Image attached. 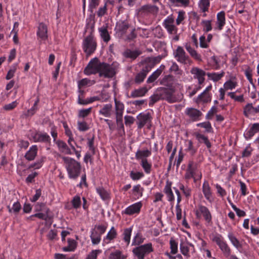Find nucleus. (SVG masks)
Segmentation results:
<instances>
[{"instance_id":"21","label":"nucleus","mask_w":259,"mask_h":259,"mask_svg":"<svg viewBox=\"0 0 259 259\" xmlns=\"http://www.w3.org/2000/svg\"><path fill=\"white\" fill-rule=\"evenodd\" d=\"M202 189V192L206 199L209 202H212L213 201L212 192L209 184L207 181H205L204 182Z\"/></svg>"},{"instance_id":"32","label":"nucleus","mask_w":259,"mask_h":259,"mask_svg":"<svg viewBox=\"0 0 259 259\" xmlns=\"http://www.w3.org/2000/svg\"><path fill=\"white\" fill-rule=\"evenodd\" d=\"M189 245L193 247V245L192 244H189L185 242H182L180 245L181 252L186 257V258H189L190 256L189 254L190 249Z\"/></svg>"},{"instance_id":"38","label":"nucleus","mask_w":259,"mask_h":259,"mask_svg":"<svg viewBox=\"0 0 259 259\" xmlns=\"http://www.w3.org/2000/svg\"><path fill=\"white\" fill-rule=\"evenodd\" d=\"M228 238L233 244V245L237 249H239L242 247V245L240 244L239 241L237 238L233 235V233H230L228 235Z\"/></svg>"},{"instance_id":"34","label":"nucleus","mask_w":259,"mask_h":259,"mask_svg":"<svg viewBox=\"0 0 259 259\" xmlns=\"http://www.w3.org/2000/svg\"><path fill=\"white\" fill-rule=\"evenodd\" d=\"M147 91L148 90L146 87H143L135 90L132 92L131 94V97L135 98L144 96Z\"/></svg>"},{"instance_id":"26","label":"nucleus","mask_w":259,"mask_h":259,"mask_svg":"<svg viewBox=\"0 0 259 259\" xmlns=\"http://www.w3.org/2000/svg\"><path fill=\"white\" fill-rule=\"evenodd\" d=\"M99 113L106 117H110L112 114V105L111 104H106L99 111Z\"/></svg>"},{"instance_id":"36","label":"nucleus","mask_w":259,"mask_h":259,"mask_svg":"<svg viewBox=\"0 0 259 259\" xmlns=\"http://www.w3.org/2000/svg\"><path fill=\"white\" fill-rule=\"evenodd\" d=\"M196 138L200 143H203L205 144L207 148H210L211 146V143L208 140L207 137L203 135L196 133L195 134Z\"/></svg>"},{"instance_id":"57","label":"nucleus","mask_w":259,"mask_h":259,"mask_svg":"<svg viewBox=\"0 0 259 259\" xmlns=\"http://www.w3.org/2000/svg\"><path fill=\"white\" fill-rule=\"evenodd\" d=\"M255 130L253 128V126H251V127L247 131H246L244 135V137L246 140H248L251 139L256 133V132H255Z\"/></svg>"},{"instance_id":"9","label":"nucleus","mask_w":259,"mask_h":259,"mask_svg":"<svg viewBox=\"0 0 259 259\" xmlns=\"http://www.w3.org/2000/svg\"><path fill=\"white\" fill-rule=\"evenodd\" d=\"M115 110L116 115V121L117 125L121 126L123 128L122 123V116L124 110V105L121 101L117 100L116 98H114Z\"/></svg>"},{"instance_id":"61","label":"nucleus","mask_w":259,"mask_h":259,"mask_svg":"<svg viewBox=\"0 0 259 259\" xmlns=\"http://www.w3.org/2000/svg\"><path fill=\"white\" fill-rule=\"evenodd\" d=\"M237 83L236 82H234L232 80H228L224 83V87L226 90H232L233 89H234Z\"/></svg>"},{"instance_id":"23","label":"nucleus","mask_w":259,"mask_h":259,"mask_svg":"<svg viewBox=\"0 0 259 259\" xmlns=\"http://www.w3.org/2000/svg\"><path fill=\"white\" fill-rule=\"evenodd\" d=\"M141 54L142 52L139 50H132L130 49H127L122 53V55L126 58L134 60Z\"/></svg>"},{"instance_id":"62","label":"nucleus","mask_w":259,"mask_h":259,"mask_svg":"<svg viewBox=\"0 0 259 259\" xmlns=\"http://www.w3.org/2000/svg\"><path fill=\"white\" fill-rule=\"evenodd\" d=\"M107 11V4L105 3L104 5L101 7L97 12V16L99 17H103L105 14H106Z\"/></svg>"},{"instance_id":"53","label":"nucleus","mask_w":259,"mask_h":259,"mask_svg":"<svg viewBox=\"0 0 259 259\" xmlns=\"http://www.w3.org/2000/svg\"><path fill=\"white\" fill-rule=\"evenodd\" d=\"M71 203L74 208H78L81 206L80 197L77 195L75 196L71 201Z\"/></svg>"},{"instance_id":"55","label":"nucleus","mask_w":259,"mask_h":259,"mask_svg":"<svg viewBox=\"0 0 259 259\" xmlns=\"http://www.w3.org/2000/svg\"><path fill=\"white\" fill-rule=\"evenodd\" d=\"M137 37V34L136 33V29L135 28H132L131 30L130 33L127 35H125L123 38L125 40L131 41L132 40H133L134 39L136 38Z\"/></svg>"},{"instance_id":"14","label":"nucleus","mask_w":259,"mask_h":259,"mask_svg":"<svg viewBox=\"0 0 259 259\" xmlns=\"http://www.w3.org/2000/svg\"><path fill=\"white\" fill-rule=\"evenodd\" d=\"M191 73L193 75V77L197 79L199 84H202L205 80V72L198 67H194L190 70Z\"/></svg>"},{"instance_id":"44","label":"nucleus","mask_w":259,"mask_h":259,"mask_svg":"<svg viewBox=\"0 0 259 259\" xmlns=\"http://www.w3.org/2000/svg\"><path fill=\"white\" fill-rule=\"evenodd\" d=\"M244 114L247 117L250 114H254L255 107L252 106V103H248L244 108Z\"/></svg>"},{"instance_id":"58","label":"nucleus","mask_w":259,"mask_h":259,"mask_svg":"<svg viewBox=\"0 0 259 259\" xmlns=\"http://www.w3.org/2000/svg\"><path fill=\"white\" fill-rule=\"evenodd\" d=\"M88 146L89 150L91 151L92 154L94 155L95 153V147H94V137L92 138L88 139Z\"/></svg>"},{"instance_id":"63","label":"nucleus","mask_w":259,"mask_h":259,"mask_svg":"<svg viewBox=\"0 0 259 259\" xmlns=\"http://www.w3.org/2000/svg\"><path fill=\"white\" fill-rule=\"evenodd\" d=\"M91 110L92 107L89 108L88 109H81L79 111L78 116L83 118L85 117L90 114Z\"/></svg>"},{"instance_id":"20","label":"nucleus","mask_w":259,"mask_h":259,"mask_svg":"<svg viewBox=\"0 0 259 259\" xmlns=\"http://www.w3.org/2000/svg\"><path fill=\"white\" fill-rule=\"evenodd\" d=\"M47 26L44 23H40L38 26L37 35L40 40L44 41L48 38Z\"/></svg>"},{"instance_id":"11","label":"nucleus","mask_w":259,"mask_h":259,"mask_svg":"<svg viewBox=\"0 0 259 259\" xmlns=\"http://www.w3.org/2000/svg\"><path fill=\"white\" fill-rule=\"evenodd\" d=\"M212 240L219 246L225 256H228L230 255L231 249L227 243L224 241L223 238L221 235L217 234L213 237Z\"/></svg>"},{"instance_id":"18","label":"nucleus","mask_w":259,"mask_h":259,"mask_svg":"<svg viewBox=\"0 0 259 259\" xmlns=\"http://www.w3.org/2000/svg\"><path fill=\"white\" fill-rule=\"evenodd\" d=\"M151 67L146 65L142 68L141 72L138 73L135 76V82L137 84H140L145 79L148 72L150 70Z\"/></svg>"},{"instance_id":"40","label":"nucleus","mask_w":259,"mask_h":259,"mask_svg":"<svg viewBox=\"0 0 259 259\" xmlns=\"http://www.w3.org/2000/svg\"><path fill=\"white\" fill-rule=\"evenodd\" d=\"M162 72V69L158 68L147 79V83H151L154 82L161 74Z\"/></svg>"},{"instance_id":"50","label":"nucleus","mask_w":259,"mask_h":259,"mask_svg":"<svg viewBox=\"0 0 259 259\" xmlns=\"http://www.w3.org/2000/svg\"><path fill=\"white\" fill-rule=\"evenodd\" d=\"M94 83V81H91V80L88 78H83L78 81V89H81L83 87H84L87 85H90Z\"/></svg>"},{"instance_id":"29","label":"nucleus","mask_w":259,"mask_h":259,"mask_svg":"<svg viewBox=\"0 0 259 259\" xmlns=\"http://www.w3.org/2000/svg\"><path fill=\"white\" fill-rule=\"evenodd\" d=\"M59 151L65 154H72L70 149L66 143L61 140H58L56 142Z\"/></svg>"},{"instance_id":"46","label":"nucleus","mask_w":259,"mask_h":259,"mask_svg":"<svg viewBox=\"0 0 259 259\" xmlns=\"http://www.w3.org/2000/svg\"><path fill=\"white\" fill-rule=\"evenodd\" d=\"M209 5V0H200L199 3V7L200 10L204 13L208 11Z\"/></svg>"},{"instance_id":"41","label":"nucleus","mask_w":259,"mask_h":259,"mask_svg":"<svg viewBox=\"0 0 259 259\" xmlns=\"http://www.w3.org/2000/svg\"><path fill=\"white\" fill-rule=\"evenodd\" d=\"M96 191L103 200H105L109 198L108 192L102 187L96 188Z\"/></svg>"},{"instance_id":"1","label":"nucleus","mask_w":259,"mask_h":259,"mask_svg":"<svg viewBox=\"0 0 259 259\" xmlns=\"http://www.w3.org/2000/svg\"><path fill=\"white\" fill-rule=\"evenodd\" d=\"M161 100L171 104L178 102L179 99L174 96L171 92L168 91L167 89L160 87L157 89L155 94L150 97L149 105L152 106L156 102Z\"/></svg>"},{"instance_id":"54","label":"nucleus","mask_w":259,"mask_h":259,"mask_svg":"<svg viewBox=\"0 0 259 259\" xmlns=\"http://www.w3.org/2000/svg\"><path fill=\"white\" fill-rule=\"evenodd\" d=\"M130 177L133 180L136 181L140 180L141 178L144 177V174L142 172H134L133 171H131L130 174Z\"/></svg>"},{"instance_id":"49","label":"nucleus","mask_w":259,"mask_h":259,"mask_svg":"<svg viewBox=\"0 0 259 259\" xmlns=\"http://www.w3.org/2000/svg\"><path fill=\"white\" fill-rule=\"evenodd\" d=\"M100 0H89V11L93 13L94 10L99 5Z\"/></svg>"},{"instance_id":"27","label":"nucleus","mask_w":259,"mask_h":259,"mask_svg":"<svg viewBox=\"0 0 259 259\" xmlns=\"http://www.w3.org/2000/svg\"><path fill=\"white\" fill-rule=\"evenodd\" d=\"M35 142H50L51 138L47 133H36L33 136Z\"/></svg>"},{"instance_id":"8","label":"nucleus","mask_w":259,"mask_h":259,"mask_svg":"<svg viewBox=\"0 0 259 259\" xmlns=\"http://www.w3.org/2000/svg\"><path fill=\"white\" fill-rule=\"evenodd\" d=\"M102 63L95 57L91 60L84 70V73L87 75L100 73Z\"/></svg>"},{"instance_id":"48","label":"nucleus","mask_w":259,"mask_h":259,"mask_svg":"<svg viewBox=\"0 0 259 259\" xmlns=\"http://www.w3.org/2000/svg\"><path fill=\"white\" fill-rule=\"evenodd\" d=\"M197 100L198 102L202 101L204 103H207L210 101L211 98L208 94L202 93L200 95L198 96Z\"/></svg>"},{"instance_id":"56","label":"nucleus","mask_w":259,"mask_h":259,"mask_svg":"<svg viewBox=\"0 0 259 259\" xmlns=\"http://www.w3.org/2000/svg\"><path fill=\"white\" fill-rule=\"evenodd\" d=\"M203 31L208 32L212 29L210 20H203L201 22Z\"/></svg>"},{"instance_id":"22","label":"nucleus","mask_w":259,"mask_h":259,"mask_svg":"<svg viewBox=\"0 0 259 259\" xmlns=\"http://www.w3.org/2000/svg\"><path fill=\"white\" fill-rule=\"evenodd\" d=\"M142 204L141 202L134 203L127 207L124 211V213L128 215H133L135 213H139Z\"/></svg>"},{"instance_id":"3","label":"nucleus","mask_w":259,"mask_h":259,"mask_svg":"<svg viewBox=\"0 0 259 259\" xmlns=\"http://www.w3.org/2000/svg\"><path fill=\"white\" fill-rule=\"evenodd\" d=\"M160 84L167 89L168 91L171 92L172 94L176 97L179 100L178 102H181L183 98L182 94L175 93L177 89L183 88V85L178 82L177 79L172 75H167L163 77L160 81Z\"/></svg>"},{"instance_id":"37","label":"nucleus","mask_w":259,"mask_h":259,"mask_svg":"<svg viewBox=\"0 0 259 259\" xmlns=\"http://www.w3.org/2000/svg\"><path fill=\"white\" fill-rule=\"evenodd\" d=\"M91 239L93 244H98L101 240V235L98 233V231L94 229L92 231L91 235Z\"/></svg>"},{"instance_id":"31","label":"nucleus","mask_w":259,"mask_h":259,"mask_svg":"<svg viewBox=\"0 0 259 259\" xmlns=\"http://www.w3.org/2000/svg\"><path fill=\"white\" fill-rule=\"evenodd\" d=\"M99 32L101 37L105 42L107 43L110 40L111 37L106 27L103 26L99 28Z\"/></svg>"},{"instance_id":"15","label":"nucleus","mask_w":259,"mask_h":259,"mask_svg":"<svg viewBox=\"0 0 259 259\" xmlns=\"http://www.w3.org/2000/svg\"><path fill=\"white\" fill-rule=\"evenodd\" d=\"M138 128L141 129L146 123L151 122V116L149 113H141L137 116Z\"/></svg>"},{"instance_id":"33","label":"nucleus","mask_w":259,"mask_h":259,"mask_svg":"<svg viewBox=\"0 0 259 259\" xmlns=\"http://www.w3.org/2000/svg\"><path fill=\"white\" fill-rule=\"evenodd\" d=\"M170 73H174L177 76H182L184 73L183 71L179 68V65L175 62H172L169 69Z\"/></svg>"},{"instance_id":"25","label":"nucleus","mask_w":259,"mask_h":259,"mask_svg":"<svg viewBox=\"0 0 259 259\" xmlns=\"http://www.w3.org/2000/svg\"><path fill=\"white\" fill-rule=\"evenodd\" d=\"M37 146L36 145H32L25 153L24 157L29 161L33 160L37 155Z\"/></svg>"},{"instance_id":"12","label":"nucleus","mask_w":259,"mask_h":259,"mask_svg":"<svg viewBox=\"0 0 259 259\" xmlns=\"http://www.w3.org/2000/svg\"><path fill=\"white\" fill-rule=\"evenodd\" d=\"M159 8L154 5L147 4L142 6L138 10L139 14L143 16L148 15L152 14L154 16H156L159 12Z\"/></svg>"},{"instance_id":"43","label":"nucleus","mask_w":259,"mask_h":259,"mask_svg":"<svg viewBox=\"0 0 259 259\" xmlns=\"http://www.w3.org/2000/svg\"><path fill=\"white\" fill-rule=\"evenodd\" d=\"M132 231V228H126L123 231V240L125 241V242L126 243L127 245L130 243Z\"/></svg>"},{"instance_id":"16","label":"nucleus","mask_w":259,"mask_h":259,"mask_svg":"<svg viewBox=\"0 0 259 259\" xmlns=\"http://www.w3.org/2000/svg\"><path fill=\"white\" fill-rule=\"evenodd\" d=\"M189 170H191L193 178L195 182L199 180L202 178V174L198 169V165L197 163L190 161L188 164Z\"/></svg>"},{"instance_id":"47","label":"nucleus","mask_w":259,"mask_h":259,"mask_svg":"<svg viewBox=\"0 0 259 259\" xmlns=\"http://www.w3.org/2000/svg\"><path fill=\"white\" fill-rule=\"evenodd\" d=\"M170 253L175 254L178 252V243L173 239L171 238L169 240Z\"/></svg>"},{"instance_id":"45","label":"nucleus","mask_w":259,"mask_h":259,"mask_svg":"<svg viewBox=\"0 0 259 259\" xmlns=\"http://www.w3.org/2000/svg\"><path fill=\"white\" fill-rule=\"evenodd\" d=\"M145 238L143 237L142 235L140 233H137L134 237L132 245H139L143 243Z\"/></svg>"},{"instance_id":"13","label":"nucleus","mask_w":259,"mask_h":259,"mask_svg":"<svg viewBox=\"0 0 259 259\" xmlns=\"http://www.w3.org/2000/svg\"><path fill=\"white\" fill-rule=\"evenodd\" d=\"M196 215L197 218H200L203 216L205 221L208 223H211L212 216L211 213L207 207L202 205H199L198 209L196 211Z\"/></svg>"},{"instance_id":"60","label":"nucleus","mask_w":259,"mask_h":259,"mask_svg":"<svg viewBox=\"0 0 259 259\" xmlns=\"http://www.w3.org/2000/svg\"><path fill=\"white\" fill-rule=\"evenodd\" d=\"M174 19L170 16H168L163 21V25L166 28L174 25Z\"/></svg>"},{"instance_id":"19","label":"nucleus","mask_w":259,"mask_h":259,"mask_svg":"<svg viewBox=\"0 0 259 259\" xmlns=\"http://www.w3.org/2000/svg\"><path fill=\"white\" fill-rule=\"evenodd\" d=\"M185 114L193 121L198 120L199 117L202 115V113L200 110L193 108H186Z\"/></svg>"},{"instance_id":"51","label":"nucleus","mask_w":259,"mask_h":259,"mask_svg":"<svg viewBox=\"0 0 259 259\" xmlns=\"http://www.w3.org/2000/svg\"><path fill=\"white\" fill-rule=\"evenodd\" d=\"M117 236V232L114 227H112L110 231L108 232L106 239L109 241H111L115 238Z\"/></svg>"},{"instance_id":"24","label":"nucleus","mask_w":259,"mask_h":259,"mask_svg":"<svg viewBox=\"0 0 259 259\" xmlns=\"http://www.w3.org/2000/svg\"><path fill=\"white\" fill-rule=\"evenodd\" d=\"M184 46L187 51L189 53L192 58L198 61H202L200 54H198L196 50L192 48L190 43H186Z\"/></svg>"},{"instance_id":"5","label":"nucleus","mask_w":259,"mask_h":259,"mask_svg":"<svg viewBox=\"0 0 259 259\" xmlns=\"http://www.w3.org/2000/svg\"><path fill=\"white\" fill-rule=\"evenodd\" d=\"M118 65L112 63L109 65L107 63L102 62L99 75L100 76H104L106 78H112L116 73V71L118 68Z\"/></svg>"},{"instance_id":"42","label":"nucleus","mask_w":259,"mask_h":259,"mask_svg":"<svg viewBox=\"0 0 259 259\" xmlns=\"http://www.w3.org/2000/svg\"><path fill=\"white\" fill-rule=\"evenodd\" d=\"M140 164L146 174H149L151 172L152 164L148 162L147 159L141 160Z\"/></svg>"},{"instance_id":"59","label":"nucleus","mask_w":259,"mask_h":259,"mask_svg":"<svg viewBox=\"0 0 259 259\" xmlns=\"http://www.w3.org/2000/svg\"><path fill=\"white\" fill-rule=\"evenodd\" d=\"M45 158L41 157L40 159H38L35 163L31 164L29 168H34L35 169H38L40 168L44 162Z\"/></svg>"},{"instance_id":"35","label":"nucleus","mask_w":259,"mask_h":259,"mask_svg":"<svg viewBox=\"0 0 259 259\" xmlns=\"http://www.w3.org/2000/svg\"><path fill=\"white\" fill-rule=\"evenodd\" d=\"M144 189L139 184L135 185L132 189L133 194L135 199H139L143 196Z\"/></svg>"},{"instance_id":"10","label":"nucleus","mask_w":259,"mask_h":259,"mask_svg":"<svg viewBox=\"0 0 259 259\" xmlns=\"http://www.w3.org/2000/svg\"><path fill=\"white\" fill-rule=\"evenodd\" d=\"M130 27V25L127 21H119L116 23L114 29L115 33L118 37L123 38Z\"/></svg>"},{"instance_id":"7","label":"nucleus","mask_w":259,"mask_h":259,"mask_svg":"<svg viewBox=\"0 0 259 259\" xmlns=\"http://www.w3.org/2000/svg\"><path fill=\"white\" fill-rule=\"evenodd\" d=\"M97 44L94 38L93 35L91 34L87 36L83 40L82 49L87 55L93 53L96 49Z\"/></svg>"},{"instance_id":"64","label":"nucleus","mask_w":259,"mask_h":259,"mask_svg":"<svg viewBox=\"0 0 259 259\" xmlns=\"http://www.w3.org/2000/svg\"><path fill=\"white\" fill-rule=\"evenodd\" d=\"M100 253H101V250H93L88 254L87 259H97V255Z\"/></svg>"},{"instance_id":"17","label":"nucleus","mask_w":259,"mask_h":259,"mask_svg":"<svg viewBox=\"0 0 259 259\" xmlns=\"http://www.w3.org/2000/svg\"><path fill=\"white\" fill-rule=\"evenodd\" d=\"M225 24V13L224 11H221L217 14L215 23L216 27H214V30H222Z\"/></svg>"},{"instance_id":"30","label":"nucleus","mask_w":259,"mask_h":259,"mask_svg":"<svg viewBox=\"0 0 259 259\" xmlns=\"http://www.w3.org/2000/svg\"><path fill=\"white\" fill-rule=\"evenodd\" d=\"M151 155V151L148 149L138 150L136 154L135 157L137 160L147 159V158Z\"/></svg>"},{"instance_id":"39","label":"nucleus","mask_w":259,"mask_h":259,"mask_svg":"<svg viewBox=\"0 0 259 259\" xmlns=\"http://www.w3.org/2000/svg\"><path fill=\"white\" fill-rule=\"evenodd\" d=\"M126 256L123 254L121 251L116 250L112 252L109 255L108 259H125Z\"/></svg>"},{"instance_id":"2","label":"nucleus","mask_w":259,"mask_h":259,"mask_svg":"<svg viewBox=\"0 0 259 259\" xmlns=\"http://www.w3.org/2000/svg\"><path fill=\"white\" fill-rule=\"evenodd\" d=\"M62 158L69 178L73 180L77 179L81 172L80 162L67 156H62Z\"/></svg>"},{"instance_id":"4","label":"nucleus","mask_w":259,"mask_h":259,"mask_svg":"<svg viewBox=\"0 0 259 259\" xmlns=\"http://www.w3.org/2000/svg\"><path fill=\"white\" fill-rule=\"evenodd\" d=\"M153 251L151 243L139 245L133 249V253L138 259H144L146 255Z\"/></svg>"},{"instance_id":"28","label":"nucleus","mask_w":259,"mask_h":259,"mask_svg":"<svg viewBox=\"0 0 259 259\" xmlns=\"http://www.w3.org/2000/svg\"><path fill=\"white\" fill-rule=\"evenodd\" d=\"M171 184L172 183L171 182L167 181L163 190L169 201H173L175 200V197L171 188Z\"/></svg>"},{"instance_id":"52","label":"nucleus","mask_w":259,"mask_h":259,"mask_svg":"<svg viewBox=\"0 0 259 259\" xmlns=\"http://www.w3.org/2000/svg\"><path fill=\"white\" fill-rule=\"evenodd\" d=\"M207 75L209 77L211 78L213 81H217L219 80L224 75V72H222L221 73H209L207 74Z\"/></svg>"},{"instance_id":"6","label":"nucleus","mask_w":259,"mask_h":259,"mask_svg":"<svg viewBox=\"0 0 259 259\" xmlns=\"http://www.w3.org/2000/svg\"><path fill=\"white\" fill-rule=\"evenodd\" d=\"M173 55L176 60L182 64H191L192 60L190 59L188 55H187L181 46H178L177 48L174 51Z\"/></svg>"}]
</instances>
